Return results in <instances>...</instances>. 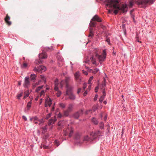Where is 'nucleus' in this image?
<instances>
[{"instance_id":"f257e3e1","label":"nucleus","mask_w":156,"mask_h":156,"mask_svg":"<svg viewBox=\"0 0 156 156\" xmlns=\"http://www.w3.org/2000/svg\"><path fill=\"white\" fill-rule=\"evenodd\" d=\"M107 7L115 9L114 11V13L117 14L119 11H121L123 13L127 11V7L126 4H123L120 7L119 5V0H106Z\"/></svg>"},{"instance_id":"f03ea898","label":"nucleus","mask_w":156,"mask_h":156,"mask_svg":"<svg viewBox=\"0 0 156 156\" xmlns=\"http://www.w3.org/2000/svg\"><path fill=\"white\" fill-rule=\"evenodd\" d=\"M100 131H97L94 132H92L90 133V136H85L83 139L84 141H89L91 142L98 140V136L100 135Z\"/></svg>"},{"instance_id":"7ed1b4c3","label":"nucleus","mask_w":156,"mask_h":156,"mask_svg":"<svg viewBox=\"0 0 156 156\" xmlns=\"http://www.w3.org/2000/svg\"><path fill=\"white\" fill-rule=\"evenodd\" d=\"M154 1V0H138L136 2V3L141 7L145 8L148 5L153 4Z\"/></svg>"},{"instance_id":"20e7f679","label":"nucleus","mask_w":156,"mask_h":156,"mask_svg":"<svg viewBox=\"0 0 156 156\" xmlns=\"http://www.w3.org/2000/svg\"><path fill=\"white\" fill-rule=\"evenodd\" d=\"M39 59L36 60L35 63L36 64H39L42 63L43 62L42 59H45L47 58V55L45 53H42L39 54Z\"/></svg>"},{"instance_id":"39448f33","label":"nucleus","mask_w":156,"mask_h":156,"mask_svg":"<svg viewBox=\"0 0 156 156\" xmlns=\"http://www.w3.org/2000/svg\"><path fill=\"white\" fill-rule=\"evenodd\" d=\"M46 69L44 66L40 65L37 68L35 67L34 69V70L35 72L41 73L42 71H45Z\"/></svg>"},{"instance_id":"423d86ee","label":"nucleus","mask_w":156,"mask_h":156,"mask_svg":"<svg viewBox=\"0 0 156 156\" xmlns=\"http://www.w3.org/2000/svg\"><path fill=\"white\" fill-rule=\"evenodd\" d=\"M83 113V110L81 109L73 114L72 115V116L73 118L76 119H78L79 116L82 115Z\"/></svg>"},{"instance_id":"0eeeda50","label":"nucleus","mask_w":156,"mask_h":156,"mask_svg":"<svg viewBox=\"0 0 156 156\" xmlns=\"http://www.w3.org/2000/svg\"><path fill=\"white\" fill-rule=\"evenodd\" d=\"M30 83L29 80V77L28 76L25 77L23 86L25 88H28L30 85Z\"/></svg>"},{"instance_id":"6e6552de","label":"nucleus","mask_w":156,"mask_h":156,"mask_svg":"<svg viewBox=\"0 0 156 156\" xmlns=\"http://www.w3.org/2000/svg\"><path fill=\"white\" fill-rule=\"evenodd\" d=\"M96 56L98 57L99 60V63L101 64L102 62L104 61V60L105 59L106 56L105 55H99L98 54H97L96 55Z\"/></svg>"},{"instance_id":"1a4fd4ad","label":"nucleus","mask_w":156,"mask_h":156,"mask_svg":"<svg viewBox=\"0 0 156 156\" xmlns=\"http://www.w3.org/2000/svg\"><path fill=\"white\" fill-rule=\"evenodd\" d=\"M73 87L71 86H69L68 85H66V95H69V94L73 93L72 90Z\"/></svg>"},{"instance_id":"9d476101","label":"nucleus","mask_w":156,"mask_h":156,"mask_svg":"<svg viewBox=\"0 0 156 156\" xmlns=\"http://www.w3.org/2000/svg\"><path fill=\"white\" fill-rule=\"evenodd\" d=\"M80 73L79 72H77L75 74V77L76 80L79 83H80L81 81V79L79 78Z\"/></svg>"},{"instance_id":"9b49d317","label":"nucleus","mask_w":156,"mask_h":156,"mask_svg":"<svg viewBox=\"0 0 156 156\" xmlns=\"http://www.w3.org/2000/svg\"><path fill=\"white\" fill-rule=\"evenodd\" d=\"M91 20L93 21H97L99 22H100L102 21L101 19L98 16V15H95L91 19Z\"/></svg>"},{"instance_id":"f8f14e48","label":"nucleus","mask_w":156,"mask_h":156,"mask_svg":"<svg viewBox=\"0 0 156 156\" xmlns=\"http://www.w3.org/2000/svg\"><path fill=\"white\" fill-rule=\"evenodd\" d=\"M10 19V17L7 14L6 17L4 18L5 22L8 26H10L12 24V23L10 21H9Z\"/></svg>"},{"instance_id":"ddd939ff","label":"nucleus","mask_w":156,"mask_h":156,"mask_svg":"<svg viewBox=\"0 0 156 156\" xmlns=\"http://www.w3.org/2000/svg\"><path fill=\"white\" fill-rule=\"evenodd\" d=\"M52 104V100L50 98H49L48 99L46 100L45 104V106L47 107L48 106L50 107Z\"/></svg>"},{"instance_id":"4468645a","label":"nucleus","mask_w":156,"mask_h":156,"mask_svg":"<svg viewBox=\"0 0 156 156\" xmlns=\"http://www.w3.org/2000/svg\"><path fill=\"white\" fill-rule=\"evenodd\" d=\"M36 75L35 74H31L30 76V79L31 81L34 82L36 78Z\"/></svg>"},{"instance_id":"2eb2a0df","label":"nucleus","mask_w":156,"mask_h":156,"mask_svg":"<svg viewBox=\"0 0 156 156\" xmlns=\"http://www.w3.org/2000/svg\"><path fill=\"white\" fill-rule=\"evenodd\" d=\"M91 121L95 125H97L98 123V120L95 117H93L92 118Z\"/></svg>"},{"instance_id":"dca6fc26","label":"nucleus","mask_w":156,"mask_h":156,"mask_svg":"<svg viewBox=\"0 0 156 156\" xmlns=\"http://www.w3.org/2000/svg\"><path fill=\"white\" fill-rule=\"evenodd\" d=\"M67 95L69 96V98L71 100H74L76 99V96L73 94V93L69 94V95Z\"/></svg>"},{"instance_id":"f3484780","label":"nucleus","mask_w":156,"mask_h":156,"mask_svg":"<svg viewBox=\"0 0 156 156\" xmlns=\"http://www.w3.org/2000/svg\"><path fill=\"white\" fill-rule=\"evenodd\" d=\"M81 138L80 134L79 133H76L75 136V138L77 140H79Z\"/></svg>"},{"instance_id":"a211bd4d","label":"nucleus","mask_w":156,"mask_h":156,"mask_svg":"<svg viewBox=\"0 0 156 156\" xmlns=\"http://www.w3.org/2000/svg\"><path fill=\"white\" fill-rule=\"evenodd\" d=\"M73 105L72 104H69L68 105V106L67 110L70 111V112H71L73 109Z\"/></svg>"},{"instance_id":"6ab92c4d","label":"nucleus","mask_w":156,"mask_h":156,"mask_svg":"<svg viewBox=\"0 0 156 156\" xmlns=\"http://www.w3.org/2000/svg\"><path fill=\"white\" fill-rule=\"evenodd\" d=\"M38 119L37 116H35L34 117L33 122L34 123L36 124H37L38 123Z\"/></svg>"},{"instance_id":"aec40b11","label":"nucleus","mask_w":156,"mask_h":156,"mask_svg":"<svg viewBox=\"0 0 156 156\" xmlns=\"http://www.w3.org/2000/svg\"><path fill=\"white\" fill-rule=\"evenodd\" d=\"M97 23L95 22H92L91 21L89 24V26L90 27H95L96 26Z\"/></svg>"},{"instance_id":"412c9836","label":"nucleus","mask_w":156,"mask_h":156,"mask_svg":"<svg viewBox=\"0 0 156 156\" xmlns=\"http://www.w3.org/2000/svg\"><path fill=\"white\" fill-rule=\"evenodd\" d=\"M41 129H43V133H45L47 131V126H43L41 127Z\"/></svg>"},{"instance_id":"4be33fe9","label":"nucleus","mask_w":156,"mask_h":156,"mask_svg":"<svg viewBox=\"0 0 156 156\" xmlns=\"http://www.w3.org/2000/svg\"><path fill=\"white\" fill-rule=\"evenodd\" d=\"M105 36H106V41L108 43V44L109 45H110L111 44V43H110V39L108 37V36L107 35H105Z\"/></svg>"},{"instance_id":"5701e85b","label":"nucleus","mask_w":156,"mask_h":156,"mask_svg":"<svg viewBox=\"0 0 156 156\" xmlns=\"http://www.w3.org/2000/svg\"><path fill=\"white\" fill-rule=\"evenodd\" d=\"M41 80L44 81V83H46V78L43 75H41Z\"/></svg>"},{"instance_id":"b1692460","label":"nucleus","mask_w":156,"mask_h":156,"mask_svg":"<svg viewBox=\"0 0 156 156\" xmlns=\"http://www.w3.org/2000/svg\"><path fill=\"white\" fill-rule=\"evenodd\" d=\"M105 97L103 96H101L99 99V101L101 103H102L103 100L105 99Z\"/></svg>"},{"instance_id":"393cba45","label":"nucleus","mask_w":156,"mask_h":156,"mask_svg":"<svg viewBox=\"0 0 156 156\" xmlns=\"http://www.w3.org/2000/svg\"><path fill=\"white\" fill-rule=\"evenodd\" d=\"M43 87V86H39L38 87H37L35 90V91L36 92H38Z\"/></svg>"},{"instance_id":"a878e982","label":"nucleus","mask_w":156,"mask_h":156,"mask_svg":"<svg viewBox=\"0 0 156 156\" xmlns=\"http://www.w3.org/2000/svg\"><path fill=\"white\" fill-rule=\"evenodd\" d=\"M92 28H90L89 34L88 36L89 37H92L94 36V35L92 31Z\"/></svg>"},{"instance_id":"bb28decb","label":"nucleus","mask_w":156,"mask_h":156,"mask_svg":"<svg viewBox=\"0 0 156 156\" xmlns=\"http://www.w3.org/2000/svg\"><path fill=\"white\" fill-rule=\"evenodd\" d=\"M104 126V124L102 122H101L99 124V127L101 129H102L103 128Z\"/></svg>"},{"instance_id":"cd10ccee","label":"nucleus","mask_w":156,"mask_h":156,"mask_svg":"<svg viewBox=\"0 0 156 156\" xmlns=\"http://www.w3.org/2000/svg\"><path fill=\"white\" fill-rule=\"evenodd\" d=\"M31 102L30 101H29L27 104V107L28 108V109H29V108H30L31 107Z\"/></svg>"},{"instance_id":"c85d7f7f","label":"nucleus","mask_w":156,"mask_h":156,"mask_svg":"<svg viewBox=\"0 0 156 156\" xmlns=\"http://www.w3.org/2000/svg\"><path fill=\"white\" fill-rule=\"evenodd\" d=\"M70 112V111H68L67 110L64 112V115L66 116H68L69 115V113Z\"/></svg>"},{"instance_id":"c756f323","label":"nucleus","mask_w":156,"mask_h":156,"mask_svg":"<svg viewBox=\"0 0 156 156\" xmlns=\"http://www.w3.org/2000/svg\"><path fill=\"white\" fill-rule=\"evenodd\" d=\"M54 143L57 147L59 145V141L58 140H55L54 141Z\"/></svg>"},{"instance_id":"7c9ffc66","label":"nucleus","mask_w":156,"mask_h":156,"mask_svg":"<svg viewBox=\"0 0 156 156\" xmlns=\"http://www.w3.org/2000/svg\"><path fill=\"white\" fill-rule=\"evenodd\" d=\"M59 106L62 108H64L66 107L65 104L62 103H59Z\"/></svg>"},{"instance_id":"2f4dec72","label":"nucleus","mask_w":156,"mask_h":156,"mask_svg":"<svg viewBox=\"0 0 156 156\" xmlns=\"http://www.w3.org/2000/svg\"><path fill=\"white\" fill-rule=\"evenodd\" d=\"M23 94L22 93H20L18 94L17 96V98L18 99H20V98L22 96Z\"/></svg>"},{"instance_id":"473e14b6","label":"nucleus","mask_w":156,"mask_h":156,"mask_svg":"<svg viewBox=\"0 0 156 156\" xmlns=\"http://www.w3.org/2000/svg\"><path fill=\"white\" fill-rule=\"evenodd\" d=\"M58 83H57V84H55V88H54V89H55V90L56 91H59L58 90Z\"/></svg>"},{"instance_id":"72a5a7b5","label":"nucleus","mask_w":156,"mask_h":156,"mask_svg":"<svg viewBox=\"0 0 156 156\" xmlns=\"http://www.w3.org/2000/svg\"><path fill=\"white\" fill-rule=\"evenodd\" d=\"M99 71V69L98 68L95 69L93 70L92 73L95 74L96 73Z\"/></svg>"},{"instance_id":"f704fd0d","label":"nucleus","mask_w":156,"mask_h":156,"mask_svg":"<svg viewBox=\"0 0 156 156\" xmlns=\"http://www.w3.org/2000/svg\"><path fill=\"white\" fill-rule=\"evenodd\" d=\"M93 78V76H91L90 78L88 81V83L89 84H91V81L92 80Z\"/></svg>"},{"instance_id":"c9c22d12","label":"nucleus","mask_w":156,"mask_h":156,"mask_svg":"<svg viewBox=\"0 0 156 156\" xmlns=\"http://www.w3.org/2000/svg\"><path fill=\"white\" fill-rule=\"evenodd\" d=\"M62 93L61 91H57V93H56V95L57 97H59L61 95V94Z\"/></svg>"},{"instance_id":"e433bc0d","label":"nucleus","mask_w":156,"mask_h":156,"mask_svg":"<svg viewBox=\"0 0 156 156\" xmlns=\"http://www.w3.org/2000/svg\"><path fill=\"white\" fill-rule=\"evenodd\" d=\"M73 130L72 129H71L70 131V133L69 134V137H71L73 135Z\"/></svg>"},{"instance_id":"4c0bfd02","label":"nucleus","mask_w":156,"mask_h":156,"mask_svg":"<svg viewBox=\"0 0 156 156\" xmlns=\"http://www.w3.org/2000/svg\"><path fill=\"white\" fill-rule=\"evenodd\" d=\"M38 121L39 122V123H38V124L40 125H42V124L43 123V119H38Z\"/></svg>"},{"instance_id":"58836bf2","label":"nucleus","mask_w":156,"mask_h":156,"mask_svg":"<svg viewBox=\"0 0 156 156\" xmlns=\"http://www.w3.org/2000/svg\"><path fill=\"white\" fill-rule=\"evenodd\" d=\"M51 113H49V114H48L45 117V119H48L50 117H51Z\"/></svg>"},{"instance_id":"ea45409f","label":"nucleus","mask_w":156,"mask_h":156,"mask_svg":"<svg viewBox=\"0 0 156 156\" xmlns=\"http://www.w3.org/2000/svg\"><path fill=\"white\" fill-rule=\"evenodd\" d=\"M87 87V84L86 83H84L83 84V88L84 90H85V89Z\"/></svg>"},{"instance_id":"a19ab883","label":"nucleus","mask_w":156,"mask_h":156,"mask_svg":"<svg viewBox=\"0 0 156 156\" xmlns=\"http://www.w3.org/2000/svg\"><path fill=\"white\" fill-rule=\"evenodd\" d=\"M27 64L26 63H24L23 66H22V67L23 68H25L27 67Z\"/></svg>"},{"instance_id":"79ce46f5","label":"nucleus","mask_w":156,"mask_h":156,"mask_svg":"<svg viewBox=\"0 0 156 156\" xmlns=\"http://www.w3.org/2000/svg\"><path fill=\"white\" fill-rule=\"evenodd\" d=\"M30 93L29 92V90H28V92L27 93H26L25 95V96L24 97V98H25L26 97H28L29 96Z\"/></svg>"},{"instance_id":"37998d69","label":"nucleus","mask_w":156,"mask_h":156,"mask_svg":"<svg viewBox=\"0 0 156 156\" xmlns=\"http://www.w3.org/2000/svg\"><path fill=\"white\" fill-rule=\"evenodd\" d=\"M129 5L130 7H132L133 5V2L132 1H130L129 2Z\"/></svg>"},{"instance_id":"c03bdc74","label":"nucleus","mask_w":156,"mask_h":156,"mask_svg":"<svg viewBox=\"0 0 156 156\" xmlns=\"http://www.w3.org/2000/svg\"><path fill=\"white\" fill-rule=\"evenodd\" d=\"M99 88V85H98L95 88V92L97 93L98 92V90Z\"/></svg>"},{"instance_id":"a18cd8bd","label":"nucleus","mask_w":156,"mask_h":156,"mask_svg":"<svg viewBox=\"0 0 156 156\" xmlns=\"http://www.w3.org/2000/svg\"><path fill=\"white\" fill-rule=\"evenodd\" d=\"M52 119V121L53 123L55 122L57 120L56 117H54Z\"/></svg>"},{"instance_id":"49530a36","label":"nucleus","mask_w":156,"mask_h":156,"mask_svg":"<svg viewBox=\"0 0 156 156\" xmlns=\"http://www.w3.org/2000/svg\"><path fill=\"white\" fill-rule=\"evenodd\" d=\"M52 119H51L49 121V122H48V125L49 126H50V125H51L52 123Z\"/></svg>"},{"instance_id":"de8ad7c7","label":"nucleus","mask_w":156,"mask_h":156,"mask_svg":"<svg viewBox=\"0 0 156 156\" xmlns=\"http://www.w3.org/2000/svg\"><path fill=\"white\" fill-rule=\"evenodd\" d=\"M101 27L104 30H105L106 29V27L105 26L102 24L101 25Z\"/></svg>"},{"instance_id":"09e8293b","label":"nucleus","mask_w":156,"mask_h":156,"mask_svg":"<svg viewBox=\"0 0 156 156\" xmlns=\"http://www.w3.org/2000/svg\"><path fill=\"white\" fill-rule=\"evenodd\" d=\"M62 117V115L61 114V113L60 112L58 115H57V117L59 118H61Z\"/></svg>"},{"instance_id":"8fccbe9b","label":"nucleus","mask_w":156,"mask_h":156,"mask_svg":"<svg viewBox=\"0 0 156 156\" xmlns=\"http://www.w3.org/2000/svg\"><path fill=\"white\" fill-rule=\"evenodd\" d=\"M22 118L23 119H24L25 121H27V117L25 115H23L22 116Z\"/></svg>"},{"instance_id":"3c124183","label":"nucleus","mask_w":156,"mask_h":156,"mask_svg":"<svg viewBox=\"0 0 156 156\" xmlns=\"http://www.w3.org/2000/svg\"><path fill=\"white\" fill-rule=\"evenodd\" d=\"M98 97V95L97 94H96L95 95V96L94 98V101H96L97 100Z\"/></svg>"},{"instance_id":"603ef678","label":"nucleus","mask_w":156,"mask_h":156,"mask_svg":"<svg viewBox=\"0 0 156 156\" xmlns=\"http://www.w3.org/2000/svg\"><path fill=\"white\" fill-rule=\"evenodd\" d=\"M81 90V88H78V90H77V93L78 94H79V93H80V92Z\"/></svg>"},{"instance_id":"864d4df0","label":"nucleus","mask_w":156,"mask_h":156,"mask_svg":"<svg viewBox=\"0 0 156 156\" xmlns=\"http://www.w3.org/2000/svg\"><path fill=\"white\" fill-rule=\"evenodd\" d=\"M102 93H103V95L102 96H104V97H105V96H106V93H105V90H103V91L102 92Z\"/></svg>"},{"instance_id":"5fc2aeb1","label":"nucleus","mask_w":156,"mask_h":156,"mask_svg":"<svg viewBox=\"0 0 156 156\" xmlns=\"http://www.w3.org/2000/svg\"><path fill=\"white\" fill-rule=\"evenodd\" d=\"M90 60H91V61H94V60H95V59L94 58V57H93V56L91 57L90 58Z\"/></svg>"},{"instance_id":"6e6d98bb","label":"nucleus","mask_w":156,"mask_h":156,"mask_svg":"<svg viewBox=\"0 0 156 156\" xmlns=\"http://www.w3.org/2000/svg\"><path fill=\"white\" fill-rule=\"evenodd\" d=\"M58 79H56L55 81V84H57V83H58Z\"/></svg>"},{"instance_id":"4d7b16f0","label":"nucleus","mask_w":156,"mask_h":156,"mask_svg":"<svg viewBox=\"0 0 156 156\" xmlns=\"http://www.w3.org/2000/svg\"><path fill=\"white\" fill-rule=\"evenodd\" d=\"M87 90H85V92L83 94V95L84 96H86V95L87 94Z\"/></svg>"},{"instance_id":"13d9d810","label":"nucleus","mask_w":156,"mask_h":156,"mask_svg":"<svg viewBox=\"0 0 156 156\" xmlns=\"http://www.w3.org/2000/svg\"><path fill=\"white\" fill-rule=\"evenodd\" d=\"M83 73L86 75H87L88 74V73L87 72L84 71V70H83Z\"/></svg>"},{"instance_id":"bf43d9fd","label":"nucleus","mask_w":156,"mask_h":156,"mask_svg":"<svg viewBox=\"0 0 156 156\" xmlns=\"http://www.w3.org/2000/svg\"><path fill=\"white\" fill-rule=\"evenodd\" d=\"M90 60V59H86V60L85 61V62L86 63H88V62H89Z\"/></svg>"},{"instance_id":"052dcab7","label":"nucleus","mask_w":156,"mask_h":156,"mask_svg":"<svg viewBox=\"0 0 156 156\" xmlns=\"http://www.w3.org/2000/svg\"><path fill=\"white\" fill-rule=\"evenodd\" d=\"M43 147L44 149H47L48 148V146H46V145H44L43 146Z\"/></svg>"},{"instance_id":"680f3d73","label":"nucleus","mask_w":156,"mask_h":156,"mask_svg":"<svg viewBox=\"0 0 156 156\" xmlns=\"http://www.w3.org/2000/svg\"><path fill=\"white\" fill-rule=\"evenodd\" d=\"M102 55H105V56L106 55V52L105 50L103 51V54Z\"/></svg>"},{"instance_id":"e2e57ef3","label":"nucleus","mask_w":156,"mask_h":156,"mask_svg":"<svg viewBox=\"0 0 156 156\" xmlns=\"http://www.w3.org/2000/svg\"><path fill=\"white\" fill-rule=\"evenodd\" d=\"M68 135V133L66 131H65L64 133V135L65 136H66Z\"/></svg>"},{"instance_id":"0e129e2a","label":"nucleus","mask_w":156,"mask_h":156,"mask_svg":"<svg viewBox=\"0 0 156 156\" xmlns=\"http://www.w3.org/2000/svg\"><path fill=\"white\" fill-rule=\"evenodd\" d=\"M55 109V107L54 106L52 107L51 109V111L52 112L54 111Z\"/></svg>"},{"instance_id":"69168bd1","label":"nucleus","mask_w":156,"mask_h":156,"mask_svg":"<svg viewBox=\"0 0 156 156\" xmlns=\"http://www.w3.org/2000/svg\"><path fill=\"white\" fill-rule=\"evenodd\" d=\"M30 120L31 121V122H32V121L33 122V121H34V117H33L32 118H30Z\"/></svg>"},{"instance_id":"338daca9","label":"nucleus","mask_w":156,"mask_h":156,"mask_svg":"<svg viewBox=\"0 0 156 156\" xmlns=\"http://www.w3.org/2000/svg\"><path fill=\"white\" fill-rule=\"evenodd\" d=\"M107 115H105V117H104V120L105 121L106 119H107Z\"/></svg>"},{"instance_id":"774afa93","label":"nucleus","mask_w":156,"mask_h":156,"mask_svg":"<svg viewBox=\"0 0 156 156\" xmlns=\"http://www.w3.org/2000/svg\"><path fill=\"white\" fill-rule=\"evenodd\" d=\"M44 90H42L41 92L40 93L41 95L42 94H43L44 93Z\"/></svg>"}]
</instances>
